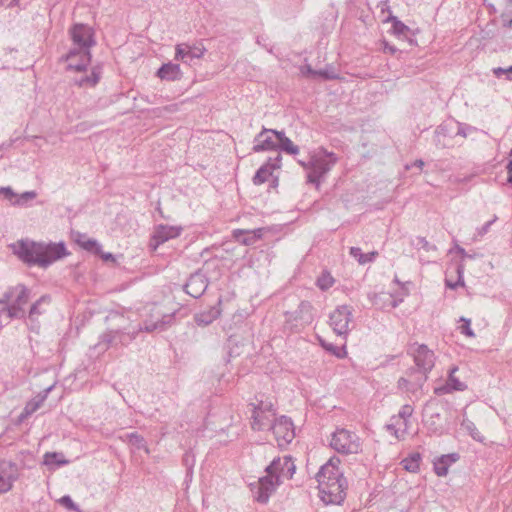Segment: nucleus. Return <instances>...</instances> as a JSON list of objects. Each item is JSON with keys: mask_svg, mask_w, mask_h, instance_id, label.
<instances>
[{"mask_svg": "<svg viewBox=\"0 0 512 512\" xmlns=\"http://www.w3.org/2000/svg\"><path fill=\"white\" fill-rule=\"evenodd\" d=\"M295 471L296 465L290 455L274 458L265 468L266 475L250 484L254 499L259 503H267L276 488L285 479H291Z\"/></svg>", "mask_w": 512, "mask_h": 512, "instance_id": "1", "label": "nucleus"}, {"mask_svg": "<svg viewBox=\"0 0 512 512\" xmlns=\"http://www.w3.org/2000/svg\"><path fill=\"white\" fill-rule=\"evenodd\" d=\"M14 253L27 265H36L41 268L49 267L68 254L63 242L45 243L29 239L19 240L14 245Z\"/></svg>", "mask_w": 512, "mask_h": 512, "instance_id": "2", "label": "nucleus"}, {"mask_svg": "<svg viewBox=\"0 0 512 512\" xmlns=\"http://www.w3.org/2000/svg\"><path fill=\"white\" fill-rule=\"evenodd\" d=\"M338 157L333 152H328L323 147L318 148L310 156L308 162L299 160L298 163L309 169L308 182L315 184L319 188L320 182L325 178L326 174L337 163Z\"/></svg>", "mask_w": 512, "mask_h": 512, "instance_id": "3", "label": "nucleus"}, {"mask_svg": "<svg viewBox=\"0 0 512 512\" xmlns=\"http://www.w3.org/2000/svg\"><path fill=\"white\" fill-rule=\"evenodd\" d=\"M71 38L75 47L73 49H77L82 51V63L78 64L76 67L81 68L85 63H90L91 61V53L90 48L95 45V41L93 38L92 29L84 24H75L70 30Z\"/></svg>", "mask_w": 512, "mask_h": 512, "instance_id": "4", "label": "nucleus"}, {"mask_svg": "<svg viewBox=\"0 0 512 512\" xmlns=\"http://www.w3.org/2000/svg\"><path fill=\"white\" fill-rule=\"evenodd\" d=\"M284 329L289 332H298L313 321V306L308 301H301L298 308L292 312H286Z\"/></svg>", "mask_w": 512, "mask_h": 512, "instance_id": "5", "label": "nucleus"}, {"mask_svg": "<svg viewBox=\"0 0 512 512\" xmlns=\"http://www.w3.org/2000/svg\"><path fill=\"white\" fill-rule=\"evenodd\" d=\"M348 483L346 478L337 480H319L318 488L320 497L327 504H341L346 497Z\"/></svg>", "mask_w": 512, "mask_h": 512, "instance_id": "6", "label": "nucleus"}, {"mask_svg": "<svg viewBox=\"0 0 512 512\" xmlns=\"http://www.w3.org/2000/svg\"><path fill=\"white\" fill-rule=\"evenodd\" d=\"M330 446L343 454H356L360 450V443L356 434L343 428L337 429L332 434Z\"/></svg>", "mask_w": 512, "mask_h": 512, "instance_id": "7", "label": "nucleus"}, {"mask_svg": "<svg viewBox=\"0 0 512 512\" xmlns=\"http://www.w3.org/2000/svg\"><path fill=\"white\" fill-rule=\"evenodd\" d=\"M352 321V309L347 305L338 306L330 314V326L339 336H346L350 331L349 324Z\"/></svg>", "mask_w": 512, "mask_h": 512, "instance_id": "8", "label": "nucleus"}, {"mask_svg": "<svg viewBox=\"0 0 512 512\" xmlns=\"http://www.w3.org/2000/svg\"><path fill=\"white\" fill-rule=\"evenodd\" d=\"M19 474L20 469L16 463L7 460L0 461V494L11 490Z\"/></svg>", "mask_w": 512, "mask_h": 512, "instance_id": "9", "label": "nucleus"}, {"mask_svg": "<svg viewBox=\"0 0 512 512\" xmlns=\"http://www.w3.org/2000/svg\"><path fill=\"white\" fill-rule=\"evenodd\" d=\"M269 430L273 431L278 442L282 441L283 443L288 444L295 437L293 423L291 419L286 416H281L280 418L275 419Z\"/></svg>", "mask_w": 512, "mask_h": 512, "instance_id": "10", "label": "nucleus"}, {"mask_svg": "<svg viewBox=\"0 0 512 512\" xmlns=\"http://www.w3.org/2000/svg\"><path fill=\"white\" fill-rule=\"evenodd\" d=\"M411 354L416 364L415 368L430 372L434 367V353L424 344L411 347Z\"/></svg>", "mask_w": 512, "mask_h": 512, "instance_id": "11", "label": "nucleus"}, {"mask_svg": "<svg viewBox=\"0 0 512 512\" xmlns=\"http://www.w3.org/2000/svg\"><path fill=\"white\" fill-rule=\"evenodd\" d=\"M278 132L274 129L263 128L254 138V146L252 150L254 152L271 151L276 150L278 147V137L274 134Z\"/></svg>", "mask_w": 512, "mask_h": 512, "instance_id": "12", "label": "nucleus"}, {"mask_svg": "<svg viewBox=\"0 0 512 512\" xmlns=\"http://www.w3.org/2000/svg\"><path fill=\"white\" fill-rule=\"evenodd\" d=\"M175 59L183 63H190L193 59L201 58L206 49L200 44L189 45L187 43H180L176 45Z\"/></svg>", "mask_w": 512, "mask_h": 512, "instance_id": "13", "label": "nucleus"}, {"mask_svg": "<svg viewBox=\"0 0 512 512\" xmlns=\"http://www.w3.org/2000/svg\"><path fill=\"white\" fill-rule=\"evenodd\" d=\"M282 156L278 152L276 157L269 158L268 161L262 165L255 173L252 181L254 185H261L265 183L272 175L275 169L280 168Z\"/></svg>", "mask_w": 512, "mask_h": 512, "instance_id": "14", "label": "nucleus"}, {"mask_svg": "<svg viewBox=\"0 0 512 512\" xmlns=\"http://www.w3.org/2000/svg\"><path fill=\"white\" fill-rule=\"evenodd\" d=\"M208 287V281L204 274L201 272H195L191 274L184 289L187 294L194 298H198L206 291Z\"/></svg>", "mask_w": 512, "mask_h": 512, "instance_id": "15", "label": "nucleus"}, {"mask_svg": "<svg viewBox=\"0 0 512 512\" xmlns=\"http://www.w3.org/2000/svg\"><path fill=\"white\" fill-rule=\"evenodd\" d=\"M340 464V459L338 457H331L326 464H324L319 472L316 474V480H337L340 478H345L343 476V472L340 471L338 465Z\"/></svg>", "mask_w": 512, "mask_h": 512, "instance_id": "16", "label": "nucleus"}, {"mask_svg": "<svg viewBox=\"0 0 512 512\" xmlns=\"http://www.w3.org/2000/svg\"><path fill=\"white\" fill-rule=\"evenodd\" d=\"M173 319V314L161 315L160 313H157L156 320H145L143 326L139 328L138 332H153L155 330L163 331L172 323Z\"/></svg>", "mask_w": 512, "mask_h": 512, "instance_id": "17", "label": "nucleus"}, {"mask_svg": "<svg viewBox=\"0 0 512 512\" xmlns=\"http://www.w3.org/2000/svg\"><path fill=\"white\" fill-rule=\"evenodd\" d=\"M458 370L457 367H453L450 369L448 379L442 387L436 388L435 393L438 395L451 393L453 391H464L467 386L465 383L461 382L458 378L455 377V372Z\"/></svg>", "mask_w": 512, "mask_h": 512, "instance_id": "18", "label": "nucleus"}, {"mask_svg": "<svg viewBox=\"0 0 512 512\" xmlns=\"http://www.w3.org/2000/svg\"><path fill=\"white\" fill-rule=\"evenodd\" d=\"M263 236V229L258 228L254 230H241L237 229L233 232V237L235 240L243 245L250 246L253 245L256 241L261 239Z\"/></svg>", "mask_w": 512, "mask_h": 512, "instance_id": "19", "label": "nucleus"}, {"mask_svg": "<svg viewBox=\"0 0 512 512\" xmlns=\"http://www.w3.org/2000/svg\"><path fill=\"white\" fill-rule=\"evenodd\" d=\"M181 228L176 226L160 225L154 232L153 239L156 244H162L170 239L176 238L181 233Z\"/></svg>", "mask_w": 512, "mask_h": 512, "instance_id": "20", "label": "nucleus"}, {"mask_svg": "<svg viewBox=\"0 0 512 512\" xmlns=\"http://www.w3.org/2000/svg\"><path fill=\"white\" fill-rule=\"evenodd\" d=\"M275 421V416L267 413H262L261 411H252V423L251 427L255 431H263L266 429H270L273 422Z\"/></svg>", "mask_w": 512, "mask_h": 512, "instance_id": "21", "label": "nucleus"}, {"mask_svg": "<svg viewBox=\"0 0 512 512\" xmlns=\"http://www.w3.org/2000/svg\"><path fill=\"white\" fill-rule=\"evenodd\" d=\"M50 303V297L48 295L41 296L35 303H33L30 307L28 313V319L31 322L32 329L38 328V316L45 313L46 309L43 308L44 305H48Z\"/></svg>", "mask_w": 512, "mask_h": 512, "instance_id": "22", "label": "nucleus"}, {"mask_svg": "<svg viewBox=\"0 0 512 512\" xmlns=\"http://www.w3.org/2000/svg\"><path fill=\"white\" fill-rule=\"evenodd\" d=\"M157 76L162 80H178L181 78L180 66L172 62L165 63L158 69Z\"/></svg>", "mask_w": 512, "mask_h": 512, "instance_id": "23", "label": "nucleus"}, {"mask_svg": "<svg viewBox=\"0 0 512 512\" xmlns=\"http://www.w3.org/2000/svg\"><path fill=\"white\" fill-rule=\"evenodd\" d=\"M458 459L459 455L457 453L442 455L434 462L435 473L440 477L446 476L449 466L452 463H455Z\"/></svg>", "mask_w": 512, "mask_h": 512, "instance_id": "24", "label": "nucleus"}, {"mask_svg": "<svg viewBox=\"0 0 512 512\" xmlns=\"http://www.w3.org/2000/svg\"><path fill=\"white\" fill-rule=\"evenodd\" d=\"M274 134L278 137L277 150L290 155H296L299 153V147L295 145L288 137H286L283 131L274 132Z\"/></svg>", "mask_w": 512, "mask_h": 512, "instance_id": "25", "label": "nucleus"}, {"mask_svg": "<svg viewBox=\"0 0 512 512\" xmlns=\"http://www.w3.org/2000/svg\"><path fill=\"white\" fill-rule=\"evenodd\" d=\"M424 370L412 367L407 372L406 375L411 378V387L410 389H414L415 391L420 389L425 381L427 380V374Z\"/></svg>", "mask_w": 512, "mask_h": 512, "instance_id": "26", "label": "nucleus"}, {"mask_svg": "<svg viewBox=\"0 0 512 512\" xmlns=\"http://www.w3.org/2000/svg\"><path fill=\"white\" fill-rule=\"evenodd\" d=\"M65 60L68 62V69H73L75 71H83L89 65V63H85L83 67L77 68L78 64L82 63V51L77 49H70L69 52L65 55Z\"/></svg>", "mask_w": 512, "mask_h": 512, "instance_id": "27", "label": "nucleus"}, {"mask_svg": "<svg viewBox=\"0 0 512 512\" xmlns=\"http://www.w3.org/2000/svg\"><path fill=\"white\" fill-rule=\"evenodd\" d=\"M75 241L85 250L99 254L101 252V246L94 239H89L85 234L77 233Z\"/></svg>", "mask_w": 512, "mask_h": 512, "instance_id": "28", "label": "nucleus"}, {"mask_svg": "<svg viewBox=\"0 0 512 512\" xmlns=\"http://www.w3.org/2000/svg\"><path fill=\"white\" fill-rule=\"evenodd\" d=\"M4 314L8 319H24L26 317L24 308L13 303L0 309V317Z\"/></svg>", "mask_w": 512, "mask_h": 512, "instance_id": "29", "label": "nucleus"}, {"mask_svg": "<svg viewBox=\"0 0 512 512\" xmlns=\"http://www.w3.org/2000/svg\"><path fill=\"white\" fill-rule=\"evenodd\" d=\"M15 299L13 304L16 306H20L23 308L29 301L30 290L23 284H18L15 286Z\"/></svg>", "mask_w": 512, "mask_h": 512, "instance_id": "30", "label": "nucleus"}, {"mask_svg": "<svg viewBox=\"0 0 512 512\" xmlns=\"http://www.w3.org/2000/svg\"><path fill=\"white\" fill-rule=\"evenodd\" d=\"M350 255L356 258L359 264L364 265L373 262L376 256L378 255V252L372 251L369 253H362L359 247H351Z\"/></svg>", "mask_w": 512, "mask_h": 512, "instance_id": "31", "label": "nucleus"}, {"mask_svg": "<svg viewBox=\"0 0 512 512\" xmlns=\"http://www.w3.org/2000/svg\"><path fill=\"white\" fill-rule=\"evenodd\" d=\"M462 428L468 432V434L476 441L483 442L484 436L481 434V432L477 429L474 422L469 420L468 418H464L461 423Z\"/></svg>", "mask_w": 512, "mask_h": 512, "instance_id": "32", "label": "nucleus"}, {"mask_svg": "<svg viewBox=\"0 0 512 512\" xmlns=\"http://www.w3.org/2000/svg\"><path fill=\"white\" fill-rule=\"evenodd\" d=\"M421 456L419 453H413L407 458L403 459L401 464L403 468L409 472H416L419 469Z\"/></svg>", "mask_w": 512, "mask_h": 512, "instance_id": "33", "label": "nucleus"}, {"mask_svg": "<svg viewBox=\"0 0 512 512\" xmlns=\"http://www.w3.org/2000/svg\"><path fill=\"white\" fill-rule=\"evenodd\" d=\"M44 464L49 466L56 464L57 466L68 464V460L64 458V455L59 452H47L44 455Z\"/></svg>", "mask_w": 512, "mask_h": 512, "instance_id": "34", "label": "nucleus"}, {"mask_svg": "<svg viewBox=\"0 0 512 512\" xmlns=\"http://www.w3.org/2000/svg\"><path fill=\"white\" fill-rule=\"evenodd\" d=\"M98 346L103 347L104 349H107L110 346H118L117 334L114 332V330H109L103 333L100 336Z\"/></svg>", "mask_w": 512, "mask_h": 512, "instance_id": "35", "label": "nucleus"}, {"mask_svg": "<svg viewBox=\"0 0 512 512\" xmlns=\"http://www.w3.org/2000/svg\"><path fill=\"white\" fill-rule=\"evenodd\" d=\"M387 21L392 22V31L397 36H405L407 32L410 31V28L402 21H400L396 16L390 15Z\"/></svg>", "mask_w": 512, "mask_h": 512, "instance_id": "36", "label": "nucleus"}, {"mask_svg": "<svg viewBox=\"0 0 512 512\" xmlns=\"http://www.w3.org/2000/svg\"><path fill=\"white\" fill-rule=\"evenodd\" d=\"M413 413V408L410 405H404L401 407L398 415L393 416L392 420H398L401 421L404 427V431H407L408 428V419L411 417Z\"/></svg>", "mask_w": 512, "mask_h": 512, "instance_id": "37", "label": "nucleus"}, {"mask_svg": "<svg viewBox=\"0 0 512 512\" xmlns=\"http://www.w3.org/2000/svg\"><path fill=\"white\" fill-rule=\"evenodd\" d=\"M127 439L128 443L137 450L143 449L147 454L149 453V449L146 446V442L141 435L137 433H130L127 435Z\"/></svg>", "mask_w": 512, "mask_h": 512, "instance_id": "38", "label": "nucleus"}, {"mask_svg": "<svg viewBox=\"0 0 512 512\" xmlns=\"http://www.w3.org/2000/svg\"><path fill=\"white\" fill-rule=\"evenodd\" d=\"M320 345L330 354L336 356L337 358H343L346 354L345 347H339L332 343H328L325 340L320 339Z\"/></svg>", "mask_w": 512, "mask_h": 512, "instance_id": "39", "label": "nucleus"}, {"mask_svg": "<svg viewBox=\"0 0 512 512\" xmlns=\"http://www.w3.org/2000/svg\"><path fill=\"white\" fill-rule=\"evenodd\" d=\"M100 80V70L99 68H93L90 76H84L78 81L79 86L89 85L95 86Z\"/></svg>", "mask_w": 512, "mask_h": 512, "instance_id": "40", "label": "nucleus"}, {"mask_svg": "<svg viewBox=\"0 0 512 512\" xmlns=\"http://www.w3.org/2000/svg\"><path fill=\"white\" fill-rule=\"evenodd\" d=\"M114 332L117 334L118 345L121 346L128 345L131 341H133L136 338L138 334V331L124 332L121 330H114Z\"/></svg>", "mask_w": 512, "mask_h": 512, "instance_id": "41", "label": "nucleus"}, {"mask_svg": "<svg viewBox=\"0 0 512 512\" xmlns=\"http://www.w3.org/2000/svg\"><path fill=\"white\" fill-rule=\"evenodd\" d=\"M36 197L37 193L35 191H26L20 195L17 194L16 200L12 202V205L25 206L27 202L35 199Z\"/></svg>", "mask_w": 512, "mask_h": 512, "instance_id": "42", "label": "nucleus"}, {"mask_svg": "<svg viewBox=\"0 0 512 512\" xmlns=\"http://www.w3.org/2000/svg\"><path fill=\"white\" fill-rule=\"evenodd\" d=\"M334 284V279L329 273H322V275L317 279V286L322 290H328Z\"/></svg>", "mask_w": 512, "mask_h": 512, "instance_id": "43", "label": "nucleus"}, {"mask_svg": "<svg viewBox=\"0 0 512 512\" xmlns=\"http://www.w3.org/2000/svg\"><path fill=\"white\" fill-rule=\"evenodd\" d=\"M252 411H261L262 413L272 414L275 416V409L271 402L260 401L257 405L253 404Z\"/></svg>", "mask_w": 512, "mask_h": 512, "instance_id": "44", "label": "nucleus"}, {"mask_svg": "<svg viewBox=\"0 0 512 512\" xmlns=\"http://www.w3.org/2000/svg\"><path fill=\"white\" fill-rule=\"evenodd\" d=\"M460 321L463 322V324L460 326L461 333L470 338L474 337L475 334L470 327L471 320L465 317H461Z\"/></svg>", "mask_w": 512, "mask_h": 512, "instance_id": "45", "label": "nucleus"}, {"mask_svg": "<svg viewBox=\"0 0 512 512\" xmlns=\"http://www.w3.org/2000/svg\"><path fill=\"white\" fill-rule=\"evenodd\" d=\"M457 274H458V280L455 283L450 282L449 280H446V286L447 287H449L451 289H455L458 286H464L463 266L462 265H458V267H457Z\"/></svg>", "mask_w": 512, "mask_h": 512, "instance_id": "46", "label": "nucleus"}, {"mask_svg": "<svg viewBox=\"0 0 512 512\" xmlns=\"http://www.w3.org/2000/svg\"><path fill=\"white\" fill-rule=\"evenodd\" d=\"M40 407L35 403L34 401H29L26 403L23 412L21 413V417L25 418L30 415H32L34 412H36Z\"/></svg>", "mask_w": 512, "mask_h": 512, "instance_id": "47", "label": "nucleus"}, {"mask_svg": "<svg viewBox=\"0 0 512 512\" xmlns=\"http://www.w3.org/2000/svg\"><path fill=\"white\" fill-rule=\"evenodd\" d=\"M0 194L3 195V197L8 200L11 204L16 200L17 194L13 191V189L10 186L7 187H0Z\"/></svg>", "mask_w": 512, "mask_h": 512, "instance_id": "48", "label": "nucleus"}, {"mask_svg": "<svg viewBox=\"0 0 512 512\" xmlns=\"http://www.w3.org/2000/svg\"><path fill=\"white\" fill-rule=\"evenodd\" d=\"M493 74L497 78H501L502 76L506 75V78L510 80V74L512 73V65L507 68L497 67L492 69Z\"/></svg>", "mask_w": 512, "mask_h": 512, "instance_id": "49", "label": "nucleus"}, {"mask_svg": "<svg viewBox=\"0 0 512 512\" xmlns=\"http://www.w3.org/2000/svg\"><path fill=\"white\" fill-rule=\"evenodd\" d=\"M15 295V286L9 287L7 291L4 292L2 297L0 298V305L8 306L9 301L14 297Z\"/></svg>", "mask_w": 512, "mask_h": 512, "instance_id": "50", "label": "nucleus"}, {"mask_svg": "<svg viewBox=\"0 0 512 512\" xmlns=\"http://www.w3.org/2000/svg\"><path fill=\"white\" fill-rule=\"evenodd\" d=\"M386 429H387V431L392 433L399 440L403 439L404 434L406 433V431H404V429L400 432V428H397L396 424H394V422H392V421L386 425Z\"/></svg>", "mask_w": 512, "mask_h": 512, "instance_id": "51", "label": "nucleus"}, {"mask_svg": "<svg viewBox=\"0 0 512 512\" xmlns=\"http://www.w3.org/2000/svg\"><path fill=\"white\" fill-rule=\"evenodd\" d=\"M59 502L69 510L78 511V506L73 502L71 497L68 495L61 497Z\"/></svg>", "mask_w": 512, "mask_h": 512, "instance_id": "52", "label": "nucleus"}, {"mask_svg": "<svg viewBox=\"0 0 512 512\" xmlns=\"http://www.w3.org/2000/svg\"><path fill=\"white\" fill-rule=\"evenodd\" d=\"M415 245L425 251L435 250L436 247L431 245L424 237H417Z\"/></svg>", "mask_w": 512, "mask_h": 512, "instance_id": "53", "label": "nucleus"}, {"mask_svg": "<svg viewBox=\"0 0 512 512\" xmlns=\"http://www.w3.org/2000/svg\"><path fill=\"white\" fill-rule=\"evenodd\" d=\"M317 76H320V77H322L323 79H326V80H333V79H336L338 77L334 70H328V69H320V70H318L317 71Z\"/></svg>", "mask_w": 512, "mask_h": 512, "instance_id": "54", "label": "nucleus"}, {"mask_svg": "<svg viewBox=\"0 0 512 512\" xmlns=\"http://www.w3.org/2000/svg\"><path fill=\"white\" fill-rule=\"evenodd\" d=\"M53 389V385L46 388L42 393L38 394L35 398L32 399L39 407L43 404V402L46 400L48 394Z\"/></svg>", "mask_w": 512, "mask_h": 512, "instance_id": "55", "label": "nucleus"}, {"mask_svg": "<svg viewBox=\"0 0 512 512\" xmlns=\"http://www.w3.org/2000/svg\"><path fill=\"white\" fill-rule=\"evenodd\" d=\"M53 389V385L46 388L42 393L38 394L35 398L32 399L39 407L43 404V402L46 400L48 394Z\"/></svg>", "mask_w": 512, "mask_h": 512, "instance_id": "56", "label": "nucleus"}, {"mask_svg": "<svg viewBox=\"0 0 512 512\" xmlns=\"http://www.w3.org/2000/svg\"><path fill=\"white\" fill-rule=\"evenodd\" d=\"M398 387L400 389H404L406 391L415 392L414 389L409 388V387H411V378H409L407 375H406V377H401L398 380Z\"/></svg>", "mask_w": 512, "mask_h": 512, "instance_id": "57", "label": "nucleus"}, {"mask_svg": "<svg viewBox=\"0 0 512 512\" xmlns=\"http://www.w3.org/2000/svg\"><path fill=\"white\" fill-rule=\"evenodd\" d=\"M497 220V216H494L492 220L486 222L482 227L477 230V235L482 237L484 236L490 229L491 225Z\"/></svg>", "mask_w": 512, "mask_h": 512, "instance_id": "58", "label": "nucleus"}, {"mask_svg": "<svg viewBox=\"0 0 512 512\" xmlns=\"http://www.w3.org/2000/svg\"><path fill=\"white\" fill-rule=\"evenodd\" d=\"M0 5L6 6V7H12L15 5H19V0H0Z\"/></svg>", "mask_w": 512, "mask_h": 512, "instance_id": "59", "label": "nucleus"}, {"mask_svg": "<svg viewBox=\"0 0 512 512\" xmlns=\"http://www.w3.org/2000/svg\"><path fill=\"white\" fill-rule=\"evenodd\" d=\"M506 169L508 173L507 182L512 186V160H509Z\"/></svg>", "mask_w": 512, "mask_h": 512, "instance_id": "60", "label": "nucleus"}, {"mask_svg": "<svg viewBox=\"0 0 512 512\" xmlns=\"http://www.w3.org/2000/svg\"><path fill=\"white\" fill-rule=\"evenodd\" d=\"M456 251H457L459 254H461V256H462L463 258H469V259H472V258H473V256H472V255L468 254V253L465 251V249H464V248H462V247H461V246H459V245H457V246H456Z\"/></svg>", "mask_w": 512, "mask_h": 512, "instance_id": "61", "label": "nucleus"}, {"mask_svg": "<svg viewBox=\"0 0 512 512\" xmlns=\"http://www.w3.org/2000/svg\"><path fill=\"white\" fill-rule=\"evenodd\" d=\"M423 166H424V161L421 159H417L414 161V163L411 166L407 165L406 169H410L411 167H417L418 169L422 170Z\"/></svg>", "mask_w": 512, "mask_h": 512, "instance_id": "62", "label": "nucleus"}, {"mask_svg": "<svg viewBox=\"0 0 512 512\" xmlns=\"http://www.w3.org/2000/svg\"><path fill=\"white\" fill-rule=\"evenodd\" d=\"M101 256V258L105 261H115L114 255L112 253H103L102 251L98 254Z\"/></svg>", "mask_w": 512, "mask_h": 512, "instance_id": "63", "label": "nucleus"}, {"mask_svg": "<svg viewBox=\"0 0 512 512\" xmlns=\"http://www.w3.org/2000/svg\"><path fill=\"white\" fill-rule=\"evenodd\" d=\"M384 51H389L391 54L396 53L397 49L394 46L389 45L387 42L384 43Z\"/></svg>", "mask_w": 512, "mask_h": 512, "instance_id": "64", "label": "nucleus"}]
</instances>
